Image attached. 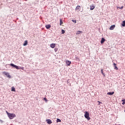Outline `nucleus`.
I'll return each instance as SVG.
<instances>
[{
	"label": "nucleus",
	"mask_w": 125,
	"mask_h": 125,
	"mask_svg": "<svg viewBox=\"0 0 125 125\" xmlns=\"http://www.w3.org/2000/svg\"><path fill=\"white\" fill-rule=\"evenodd\" d=\"M6 113H7V115L9 119H10V120H12V119H13L14 118H15V117H16V115H15V114H14V113H10L7 111H6Z\"/></svg>",
	"instance_id": "1"
},
{
	"label": "nucleus",
	"mask_w": 125,
	"mask_h": 125,
	"mask_svg": "<svg viewBox=\"0 0 125 125\" xmlns=\"http://www.w3.org/2000/svg\"><path fill=\"white\" fill-rule=\"evenodd\" d=\"M10 66H12V67H14L15 68L17 69V70H20V69L21 70H24V67H21V66H18L13 63H11L10 64Z\"/></svg>",
	"instance_id": "2"
},
{
	"label": "nucleus",
	"mask_w": 125,
	"mask_h": 125,
	"mask_svg": "<svg viewBox=\"0 0 125 125\" xmlns=\"http://www.w3.org/2000/svg\"><path fill=\"white\" fill-rule=\"evenodd\" d=\"M84 117L85 119H87V120H88V121H89V120H90V117H89V113L88 112H85Z\"/></svg>",
	"instance_id": "3"
},
{
	"label": "nucleus",
	"mask_w": 125,
	"mask_h": 125,
	"mask_svg": "<svg viewBox=\"0 0 125 125\" xmlns=\"http://www.w3.org/2000/svg\"><path fill=\"white\" fill-rule=\"evenodd\" d=\"M3 75H5V76H6V77H7V78H9V79H10L11 78V76H10V75L9 74V73L4 71L3 72Z\"/></svg>",
	"instance_id": "4"
},
{
	"label": "nucleus",
	"mask_w": 125,
	"mask_h": 125,
	"mask_svg": "<svg viewBox=\"0 0 125 125\" xmlns=\"http://www.w3.org/2000/svg\"><path fill=\"white\" fill-rule=\"evenodd\" d=\"M71 63H72V62L68 60L65 61V64L67 66H70L71 65Z\"/></svg>",
	"instance_id": "5"
},
{
	"label": "nucleus",
	"mask_w": 125,
	"mask_h": 125,
	"mask_svg": "<svg viewBox=\"0 0 125 125\" xmlns=\"http://www.w3.org/2000/svg\"><path fill=\"white\" fill-rule=\"evenodd\" d=\"M46 122L48 125H51V124H52V121L50 119H46Z\"/></svg>",
	"instance_id": "6"
},
{
	"label": "nucleus",
	"mask_w": 125,
	"mask_h": 125,
	"mask_svg": "<svg viewBox=\"0 0 125 125\" xmlns=\"http://www.w3.org/2000/svg\"><path fill=\"white\" fill-rule=\"evenodd\" d=\"M76 11H78V12H79V11H81V6L78 5L76 7Z\"/></svg>",
	"instance_id": "7"
},
{
	"label": "nucleus",
	"mask_w": 125,
	"mask_h": 125,
	"mask_svg": "<svg viewBox=\"0 0 125 125\" xmlns=\"http://www.w3.org/2000/svg\"><path fill=\"white\" fill-rule=\"evenodd\" d=\"M113 65H114L115 70H119V68H118V67H117V64L114 63Z\"/></svg>",
	"instance_id": "8"
},
{
	"label": "nucleus",
	"mask_w": 125,
	"mask_h": 125,
	"mask_svg": "<svg viewBox=\"0 0 125 125\" xmlns=\"http://www.w3.org/2000/svg\"><path fill=\"white\" fill-rule=\"evenodd\" d=\"M51 25L50 24H46L45 25V27L46 28V29H49V28H51Z\"/></svg>",
	"instance_id": "9"
},
{
	"label": "nucleus",
	"mask_w": 125,
	"mask_h": 125,
	"mask_svg": "<svg viewBox=\"0 0 125 125\" xmlns=\"http://www.w3.org/2000/svg\"><path fill=\"white\" fill-rule=\"evenodd\" d=\"M28 44V41H25L24 43L23 44V46H26Z\"/></svg>",
	"instance_id": "10"
},
{
	"label": "nucleus",
	"mask_w": 125,
	"mask_h": 125,
	"mask_svg": "<svg viewBox=\"0 0 125 125\" xmlns=\"http://www.w3.org/2000/svg\"><path fill=\"white\" fill-rule=\"evenodd\" d=\"M115 27H116V26L115 25H111L109 28L110 30H113L114 29H115Z\"/></svg>",
	"instance_id": "11"
},
{
	"label": "nucleus",
	"mask_w": 125,
	"mask_h": 125,
	"mask_svg": "<svg viewBox=\"0 0 125 125\" xmlns=\"http://www.w3.org/2000/svg\"><path fill=\"white\" fill-rule=\"evenodd\" d=\"M94 8H95V6H94V5H91L90 6V10H93V9H94Z\"/></svg>",
	"instance_id": "12"
},
{
	"label": "nucleus",
	"mask_w": 125,
	"mask_h": 125,
	"mask_svg": "<svg viewBox=\"0 0 125 125\" xmlns=\"http://www.w3.org/2000/svg\"><path fill=\"white\" fill-rule=\"evenodd\" d=\"M50 47H51L52 48H54L55 47V43L51 44Z\"/></svg>",
	"instance_id": "13"
},
{
	"label": "nucleus",
	"mask_w": 125,
	"mask_h": 125,
	"mask_svg": "<svg viewBox=\"0 0 125 125\" xmlns=\"http://www.w3.org/2000/svg\"><path fill=\"white\" fill-rule=\"evenodd\" d=\"M115 93V92H107V95H113Z\"/></svg>",
	"instance_id": "14"
},
{
	"label": "nucleus",
	"mask_w": 125,
	"mask_h": 125,
	"mask_svg": "<svg viewBox=\"0 0 125 125\" xmlns=\"http://www.w3.org/2000/svg\"><path fill=\"white\" fill-rule=\"evenodd\" d=\"M60 26H62V24H63V21L62 20V19H60Z\"/></svg>",
	"instance_id": "15"
},
{
	"label": "nucleus",
	"mask_w": 125,
	"mask_h": 125,
	"mask_svg": "<svg viewBox=\"0 0 125 125\" xmlns=\"http://www.w3.org/2000/svg\"><path fill=\"white\" fill-rule=\"evenodd\" d=\"M82 33H83V31H78L76 32V35H80V34H81Z\"/></svg>",
	"instance_id": "16"
},
{
	"label": "nucleus",
	"mask_w": 125,
	"mask_h": 125,
	"mask_svg": "<svg viewBox=\"0 0 125 125\" xmlns=\"http://www.w3.org/2000/svg\"><path fill=\"white\" fill-rule=\"evenodd\" d=\"M104 42H105V39L103 38L102 39V40L101 41V43H104Z\"/></svg>",
	"instance_id": "17"
},
{
	"label": "nucleus",
	"mask_w": 125,
	"mask_h": 125,
	"mask_svg": "<svg viewBox=\"0 0 125 125\" xmlns=\"http://www.w3.org/2000/svg\"><path fill=\"white\" fill-rule=\"evenodd\" d=\"M122 26H123V27H125V21H123L122 23Z\"/></svg>",
	"instance_id": "18"
},
{
	"label": "nucleus",
	"mask_w": 125,
	"mask_h": 125,
	"mask_svg": "<svg viewBox=\"0 0 125 125\" xmlns=\"http://www.w3.org/2000/svg\"><path fill=\"white\" fill-rule=\"evenodd\" d=\"M11 91H14L15 92V88L14 87H12Z\"/></svg>",
	"instance_id": "19"
},
{
	"label": "nucleus",
	"mask_w": 125,
	"mask_h": 125,
	"mask_svg": "<svg viewBox=\"0 0 125 125\" xmlns=\"http://www.w3.org/2000/svg\"><path fill=\"white\" fill-rule=\"evenodd\" d=\"M61 123V120L60 119H57V123Z\"/></svg>",
	"instance_id": "20"
},
{
	"label": "nucleus",
	"mask_w": 125,
	"mask_h": 125,
	"mask_svg": "<svg viewBox=\"0 0 125 125\" xmlns=\"http://www.w3.org/2000/svg\"><path fill=\"white\" fill-rule=\"evenodd\" d=\"M122 101L123 102L122 104L125 105V100H122Z\"/></svg>",
	"instance_id": "21"
},
{
	"label": "nucleus",
	"mask_w": 125,
	"mask_h": 125,
	"mask_svg": "<svg viewBox=\"0 0 125 125\" xmlns=\"http://www.w3.org/2000/svg\"><path fill=\"white\" fill-rule=\"evenodd\" d=\"M76 60H77V61H79V62L81 61V59H80V58H78L77 57H76Z\"/></svg>",
	"instance_id": "22"
},
{
	"label": "nucleus",
	"mask_w": 125,
	"mask_h": 125,
	"mask_svg": "<svg viewBox=\"0 0 125 125\" xmlns=\"http://www.w3.org/2000/svg\"><path fill=\"white\" fill-rule=\"evenodd\" d=\"M101 73L103 75V76H105V74H104L103 69H101Z\"/></svg>",
	"instance_id": "23"
},
{
	"label": "nucleus",
	"mask_w": 125,
	"mask_h": 125,
	"mask_svg": "<svg viewBox=\"0 0 125 125\" xmlns=\"http://www.w3.org/2000/svg\"><path fill=\"white\" fill-rule=\"evenodd\" d=\"M72 22H73L74 23H77V21L74 20H72Z\"/></svg>",
	"instance_id": "24"
},
{
	"label": "nucleus",
	"mask_w": 125,
	"mask_h": 125,
	"mask_svg": "<svg viewBox=\"0 0 125 125\" xmlns=\"http://www.w3.org/2000/svg\"><path fill=\"white\" fill-rule=\"evenodd\" d=\"M62 34H65V30L62 29Z\"/></svg>",
	"instance_id": "25"
},
{
	"label": "nucleus",
	"mask_w": 125,
	"mask_h": 125,
	"mask_svg": "<svg viewBox=\"0 0 125 125\" xmlns=\"http://www.w3.org/2000/svg\"><path fill=\"white\" fill-rule=\"evenodd\" d=\"M44 100L46 102H47L48 101V100H47V99H46V98H44Z\"/></svg>",
	"instance_id": "26"
},
{
	"label": "nucleus",
	"mask_w": 125,
	"mask_h": 125,
	"mask_svg": "<svg viewBox=\"0 0 125 125\" xmlns=\"http://www.w3.org/2000/svg\"><path fill=\"white\" fill-rule=\"evenodd\" d=\"M54 50H55V52H56V51H57V50H58V48H55L54 49Z\"/></svg>",
	"instance_id": "27"
},
{
	"label": "nucleus",
	"mask_w": 125,
	"mask_h": 125,
	"mask_svg": "<svg viewBox=\"0 0 125 125\" xmlns=\"http://www.w3.org/2000/svg\"><path fill=\"white\" fill-rule=\"evenodd\" d=\"M98 102L99 103L98 105H100V104H102V102H101L98 101Z\"/></svg>",
	"instance_id": "28"
},
{
	"label": "nucleus",
	"mask_w": 125,
	"mask_h": 125,
	"mask_svg": "<svg viewBox=\"0 0 125 125\" xmlns=\"http://www.w3.org/2000/svg\"><path fill=\"white\" fill-rule=\"evenodd\" d=\"M118 8H120V9H123V8H124V6H122L121 7H118Z\"/></svg>",
	"instance_id": "29"
}]
</instances>
